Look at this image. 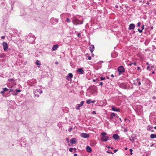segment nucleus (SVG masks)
Masks as SVG:
<instances>
[{
  "instance_id": "8fccbe9b",
  "label": "nucleus",
  "mask_w": 156,
  "mask_h": 156,
  "mask_svg": "<svg viewBox=\"0 0 156 156\" xmlns=\"http://www.w3.org/2000/svg\"><path fill=\"white\" fill-rule=\"evenodd\" d=\"M115 118H116V119H119V116H118V115H116V116L115 117Z\"/></svg>"
},
{
  "instance_id": "f03ea898",
  "label": "nucleus",
  "mask_w": 156,
  "mask_h": 156,
  "mask_svg": "<svg viewBox=\"0 0 156 156\" xmlns=\"http://www.w3.org/2000/svg\"><path fill=\"white\" fill-rule=\"evenodd\" d=\"M72 22L74 24L77 25L78 24H81L83 23V22L80 20L76 18H74L72 20Z\"/></svg>"
},
{
  "instance_id": "ea45409f",
  "label": "nucleus",
  "mask_w": 156,
  "mask_h": 156,
  "mask_svg": "<svg viewBox=\"0 0 156 156\" xmlns=\"http://www.w3.org/2000/svg\"><path fill=\"white\" fill-rule=\"evenodd\" d=\"M129 140H130V141H131L132 142H133V141H134V139L133 138V139H129Z\"/></svg>"
},
{
  "instance_id": "7ed1b4c3",
  "label": "nucleus",
  "mask_w": 156,
  "mask_h": 156,
  "mask_svg": "<svg viewBox=\"0 0 156 156\" xmlns=\"http://www.w3.org/2000/svg\"><path fill=\"white\" fill-rule=\"evenodd\" d=\"M28 37H29L28 38V41L30 43H33L35 40V37L34 35L32 33H30L28 35Z\"/></svg>"
},
{
  "instance_id": "2eb2a0df",
  "label": "nucleus",
  "mask_w": 156,
  "mask_h": 156,
  "mask_svg": "<svg viewBox=\"0 0 156 156\" xmlns=\"http://www.w3.org/2000/svg\"><path fill=\"white\" fill-rule=\"evenodd\" d=\"M135 27V25L133 23L130 24L129 27V30L133 29H134Z\"/></svg>"
},
{
  "instance_id": "0eeeda50",
  "label": "nucleus",
  "mask_w": 156,
  "mask_h": 156,
  "mask_svg": "<svg viewBox=\"0 0 156 156\" xmlns=\"http://www.w3.org/2000/svg\"><path fill=\"white\" fill-rule=\"evenodd\" d=\"M80 136L81 137L85 138H88L89 137V135L85 133H81L80 134Z\"/></svg>"
},
{
  "instance_id": "a19ab883",
  "label": "nucleus",
  "mask_w": 156,
  "mask_h": 156,
  "mask_svg": "<svg viewBox=\"0 0 156 156\" xmlns=\"http://www.w3.org/2000/svg\"><path fill=\"white\" fill-rule=\"evenodd\" d=\"M124 120H125V121H129V122H130V121L128 119H126V118L125 119H124Z\"/></svg>"
},
{
  "instance_id": "a18cd8bd",
  "label": "nucleus",
  "mask_w": 156,
  "mask_h": 156,
  "mask_svg": "<svg viewBox=\"0 0 156 156\" xmlns=\"http://www.w3.org/2000/svg\"><path fill=\"white\" fill-rule=\"evenodd\" d=\"M152 99L154 100H155L156 99V98L155 96H154L153 97Z\"/></svg>"
},
{
  "instance_id": "f704fd0d",
  "label": "nucleus",
  "mask_w": 156,
  "mask_h": 156,
  "mask_svg": "<svg viewBox=\"0 0 156 156\" xmlns=\"http://www.w3.org/2000/svg\"><path fill=\"white\" fill-rule=\"evenodd\" d=\"M144 25H143L142 26L141 28L142 29L141 30H143V29H144Z\"/></svg>"
},
{
  "instance_id": "a211bd4d",
  "label": "nucleus",
  "mask_w": 156,
  "mask_h": 156,
  "mask_svg": "<svg viewBox=\"0 0 156 156\" xmlns=\"http://www.w3.org/2000/svg\"><path fill=\"white\" fill-rule=\"evenodd\" d=\"M58 47V44H56L54 45L52 48V51H54L56 50L57 48Z\"/></svg>"
},
{
  "instance_id": "20e7f679",
  "label": "nucleus",
  "mask_w": 156,
  "mask_h": 156,
  "mask_svg": "<svg viewBox=\"0 0 156 156\" xmlns=\"http://www.w3.org/2000/svg\"><path fill=\"white\" fill-rule=\"evenodd\" d=\"M16 80H15L14 78H10L8 79V83L10 84L11 85L13 86L15 83V81Z\"/></svg>"
},
{
  "instance_id": "5fc2aeb1",
  "label": "nucleus",
  "mask_w": 156,
  "mask_h": 156,
  "mask_svg": "<svg viewBox=\"0 0 156 156\" xmlns=\"http://www.w3.org/2000/svg\"><path fill=\"white\" fill-rule=\"evenodd\" d=\"M34 94H35V96H37L38 97H39V95L38 94L37 95L36 94H35L34 92Z\"/></svg>"
},
{
  "instance_id": "6e6d98bb",
  "label": "nucleus",
  "mask_w": 156,
  "mask_h": 156,
  "mask_svg": "<svg viewBox=\"0 0 156 156\" xmlns=\"http://www.w3.org/2000/svg\"><path fill=\"white\" fill-rule=\"evenodd\" d=\"M36 91H37V92H38L39 93L40 90H39H39L37 89L36 90Z\"/></svg>"
},
{
  "instance_id": "c756f323",
  "label": "nucleus",
  "mask_w": 156,
  "mask_h": 156,
  "mask_svg": "<svg viewBox=\"0 0 156 156\" xmlns=\"http://www.w3.org/2000/svg\"><path fill=\"white\" fill-rule=\"evenodd\" d=\"M15 91H16V93L20 92L21 91V90H18L16 89Z\"/></svg>"
},
{
  "instance_id": "69168bd1",
  "label": "nucleus",
  "mask_w": 156,
  "mask_h": 156,
  "mask_svg": "<svg viewBox=\"0 0 156 156\" xmlns=\"http://www.w3.org/2000/svg\"><path fill=\"white\" fill-rule=\"evenodd\" d=\"M58 62H55V64H58Z\"/></svg>"
},
{
  "instance_id": "5701e85b",
  "label": "nucleus",
  "mask_w": 156,
  "mask_h": 156,
  "mask_svg": "<svg viewBox=\"0 0 156 156\" xmlns=\"http://www.w3.org/2000/svg\"><path fill=\"white\" fill-rule=\"evenodd\" d=\"M36 64L37 65H39V66H40L41 65V64L39 63V61L38 60H37L36 61Z\"/></svg>"
},
{
  "instance_id": "bb28decb",
  "label": "nucleus",
  "mask_w": 156,
  "mask_h": 156,
  "mask_svg": "<svg viewBox=\"0 0 156 156\" xmlns=\"http://www.w3.org/2000/svg\"><path fill=\"white\" fill-rule=\"evenodd\" d=\"M73 148L72 147H70L69 148V151L70 152H72L73 151Z\"/></svg>"
},
{
  "instance_id": "72a5a7b5",
  "label": "nucleus",
  "mask_w": 156,
  "mask_h": 156,
  "mask_svg": "<svg viewBox=\"0 0 156 156\" xmlns=\"http://www.w3.org/2000/svg\"><path fill=\"white\" fill-rule=\"evenodd\" d=\"M138 30L140 33H142V30H140V29H138Z\"/></svg>"
},
{
  "instance_id": "f3484780",
  "label": "nucleus",
  "mask_w": 156,
  "mask_h": 156,
  "mask_svg": "<svg viewBox=\"0 0 156 156\" xmlns=\"http://www.w3.org/2000/svg\"><path fill=\"white\" fill-rule=\"evenodd\" d=\"M76 142V139L73 138L70 140V142L72 144H75Z\"/></svg>"
},
{
  "instance_id": "b1692460",
  "label": "nucleus",
  "mask_w": 156,
  "mask_h": 156,
  "mask_svg": "<svg viewBox=\"0 0 156 156\" xmlns=\"http://www.w3.org/2000/svg\"><path fill=\"white\" fill-rule=\"evenodd\" d=\"M8 89L6 88H3V90L4 91V92H5L8 91Z\"/></svg>"
},
{
  "instance_id": "79ce46f5",
  "label": "nucleus",
  "mask_w": 156,
  "mask_h": 156,
  "mask_svg": "<svg viewBox=\"0 0 156 156\" xmlns=\"http://www.w3.org/2000/svg\"><path fill=\"white\" fill-rule=\"evenodd\" d=\"M5 36H2L1 37V38H2V39H5Z\"/></svg>"
},
{
  "instance_id": "a878e982",
  "label": "nucleus",
  "mask_w": 156,
  "mask_h": 156,
  "mask_svg": "<svg viewBox=\"0 0 156 156\" xmlns=\"http://www.w3.org/2000/svg\"><path fill=\"white\" fill-rule=\"evenodd\" d=\"M97 82L98 83H99V86H102L103 84L102 82Z\"/></svg>"
},
{
  "instance_id": "e2e57ef3",
  "label": "nucleus",
  "mask_w": 156,
  "mask_h": 156,
  "mask_svg": "<svg viewBox=\"0 0 156 156\" xmlns=\"http://www.w3.org/2000/svg\"><path fill=\"white\" fill-rule=\"evenodd\" d=\"M93 81L94 82H95L96 81V80H95V79H93Z\"/></svg>"
},
{
  "instance_id": "cd10ccee",
  "label": "nucleus",
  "mask_w": 156,
  "mask_h": 156,
  "mask_svg": "<svg viewBox=\"0 0 156 156\" xmlns=\"http://www.w3.org/2000/svg\"><path fill=\"white\" fill-rule=\"evenodd\" d=\"M72 127H70L69 128V129H68V131L69 132H70L71 130H72Z\"/></svg>"
},
{
  "instance_id": "412c9836",
  "label": "nucleus",
  "mask_w": 156,
  "mask_h": 156,
  "mask_svg": "<svg viewBox=\"0 0 156 156\" xmlns=\"http://www.w3.org/2000/svg\"><path fill=\"white\" fill-rule=\"evenodd\" d=\"M95 102V101H91L90 99H89L86 101L87 103L88 104H90L91 103H94Z\"/></svg>"
},
{
  "instance_id": "9b49d317",
  "label": "nucleus",
  "mask_w": 156,
  "mask_h": 156,
  "mask_svg": "<svg viewBox=\"0 0 156 156\" xmlns=\"http://www.w3.org/2000/svg\"><path fill=\"white\" fill-rule=\"evenodd\" d=\"M84 103V101H81L80 104H77L76 105V109L77 110H79L80 109V107L83 106Z\"/></svg>"
},
{
  "instance_id": "4d7b16f0",
  "label": "nucleus",
  "mask_w": 156,
  "mask_h": 156,
  "mask_svg": "<svg viewBox=\"0 0 156 156\" xmlns=\"http://www.w3.org/2000/svg\"><path fill=\"white\" fill-rule=\"evenodd\" d=\"M77 154H74V156H77Z\"/></svg>"
},
{
  "instance_id": "2f4dec72",
  "label": "nucleus",
  "mask_w": 156,
  "mask_h": 156,
  "mask_svg": "<svg viewBox=\"0 0 156 156\" xmlns=\"http://www.w3.org/2000/svg\"><path fill=\"white\" fill-rule=\"evenodd\" d=\"M153 127L151 126H149L148 128V130H151L152 129H153Z\"/></svg>"
},
{
  "instance_id": "393cba45",
  "label": "nucleus",
  "mask_w": 156,
  "mask_h": 156,
  "mask_svg": "<svg viewBox=\"0 0 156 156\" xmlns=\"http://www.w3.org/2000/svg\"><path fill=\"white\" fill-rule=\"evenodd\" d=\"M100 79H101V80L102 81V80H105V77H103L101 76L100 77Z\"/></svg>"
},
{
  "instance_id": "de8ad7c7",
  "label": "nucleus",
  "mask_w": 156,
  "mask_h": 156,
  "mask_svg": "<svg viewBox=\"0 0 156 156\" xmlns=\"http://www.w3.org/2000/svg\"><path fill=\"white\" fill-rule=\"evenodd\" d=\"M81 35V34H80V33H79L78 34H77V36L78 37H80Z\"/></svg>"
},
{
  "instance_id": "603ef678",
  "label": "nucleus",
  "mask_w": 156,
  "mask_h": 156,
  "mask_svg": "<svg viewBox=\"0 0 156 156\" xmlns=\"http://www.w3.org/2000/svg\"><path fill=\"white\" fill-rule=\"evenodd\" d=\"M133 65V62H130L129 64V66H131Z\"/></svg>"
},
{
  "instance_id": "bf43d9fd",
  "label": "nucleus",
  "mask_w": 156,
  "mask_h": 156,
  "mask_svg": "<svg viewBox=\"0 0 156 156\" xmlns=\"http://www.w3.org/2000/svg\"><path fill=\"white\" fill-rule=\"evenodd\" d=\"M92 57H94V54H92Z\"/></svg>"
},
{
  "instance_id": "dca6fc26",
  "label": "nucleus",
  "mask_w": 156,
  "mask_h": 156,
  "mask_svg": "<svg viewBox=\"0 0 156 156\" xmlns=\"http://www.w3.org/2000/svg\"><path fill=\"white\" fill-rule=\"evenodd\" d=\"M86 149L87 152L90 153L92 151V149L89 146H87L86 147Z\"/></svg>"
},
{
  "instance_id": "680f3d73",
  "label": "nucleus",
  "mask_w": 156,
  "mask_h": 156,
  "mask_svg": "<svg viewBox=\"0 0 156 156\" xmlns=\"http://www.w3.org/2000/svg\"><path fill=\"white\" fill-rule=\"evenodd\" d=\"M140 84H141V83H140V82H139V83H138V85H140Z\"/></svg>"
},
{
  "instance_id": "1a4fd4ad",
  "label": "nucleus",
  "mask_w": 156,
  "mask_h": 156,
  "mask_svg": "<svg viewBox=\"0 0 156 156\" xmlns=\"http://www.w3.org/2000/svg\"><path fill=\"white\" fill-rule=\"evenodd\" d=\"M118 71L120 73H123L125 71L124 67L122 66H120L117 69Z\"/></svg>"
},
{
  "instance_id": "c85d7f7f",
  "label": "nucleus",
  "mask_w": 156,
  "mask_h": 156,
  "mask_svg": "<svg viewBox=\"0 0 156 156\" xmlns=\"http://www.w3.org/2000/svg\"><path fill=\"white\" fill-rule=\"evenodd\" d=\"M140 22H138L137 24V27H140Z\"/></svg>"
},
{
  "instance_id": "37998d69",
  "label": "nucleus",
  "mask_w": 156,
  "mask_h": 156,
  "mask_svg": "<svg viewBox=\"0 0 156 156\" xmlns=\"http://www.w3.org/2000/svg\"><path fill=\"white\" fill-rule=\"evenodd\" d=\"M133 64L134 66H136V62H134L133 63Z\"/></svg>"
},
{
  "instance_id": "09e8293b",
  "label": "nucleus",
  "mask_w": 156,
  "mask_h": 156,
  "mask_svg": "<svg viewBox=\"0 0 156 156\" xmlns=\"http://www.w3.org/2000/svg\"><path fill=\"white\" fill-rule=\"evenodd\" d=\"M140 67H137V69L138 70H140Z\"/></svg>"
},
{
  "instance_id": "e433bc0d",
  "label": "nucleus",
  "mask_w": 156,
  "mask_h": 156,
  "mask_svg": "<svg viewBox=\"0 0 156 156\" xmlns=\"http://www.w3.org/2000/svg\"><path fill=\"white\" fill-rule=\"evenodd\" d=\"M92 114H94V115L96 114V112H95V111H93V112H92Z\"/></svg>"
},
{
  "instance_id": "58836bf2",
  "label": "nucleus",
  "mask_w": 156,
  "mask_h": 156,
  "mask_svg": "<svg viewBox=\"0 0 156 156\" xmlns=\"http://www.w3.org/2000/svg\"><path fill=\"white\" fill-rule=\"evenodd\" d=\"M39 90H40V91H39V93L40 94L42 93V90H40V89H39Z\"/></svg>"
},
{
  "instance_id": "39448f33",
  "label": "nucleus",
  "mask_w": 156,
  "mask_h": 156,
  "mask_svg": "<svg viewBox=\"0 0 156 156\" xmlns=\"http://www.w3.org/2000/svg\"><path fill=\"white\" fill-rule=\"evenodd\" d=\"M119 87L123 89H126L128 88V86L127 83H122L119 84Z\"/></svg>"
},
{
  "instance_id": "f8f14e48",
  "label": "nucleus",
  "mask_w": 156,
  "mask_h": 156,
  "mask_svg": "<svg viewBox=\"0 0 156 156\" xmlns=\"http://www.w3.org/2000/svg\"><path fill=\"white\" fill-rule=\"evenodd\" d=\"M77 72L79 74H83L84 73V71L82 68H80L77 69Z\"/></svg>"
},
{
  "instance_id": "6ab92c4d",
  "label": "nucleus",
  "mask_w": 156,
  "mask_h": 156,
  "mask_svg": "<svg viewBox=\"0 0 156 156\" xmlns=\"http://www.w3.org/2000/svg\"><path fill=\"white\" fill-rule=\"evenodd\" d=\"M113 137L115 140H117L119 138V136L117 134H113Z\"/></svg>"
},
{
  "instance_id": "774afa93",
  "label": "nucleus",
  "mask_w": 156,
  "mask_h": 156,
  "mask_svg": "<svg viewBox=\"0 0 156 156\" xmlns=\"http://www.w3.org/2000/svg\"><path fill=\"white\" fill-rule=\"evenodd\" d=\"M146 3H147V5H149V2H147Z\"/></svg>"
},
{
  "instance_id": "864d4df0",
  "label": "nucleus",
  "mask_w": 156,
  "mask_h": 156,
  "mask_svg": "<svg viewBox=\"0 0 156 156\" xmlns=\"http://www.w3.org/2000/svg\"><path fill=\"white\" fill-rule=\"evenodd\" d=\"M0 58L3 57V55L1 54V55H0Z\"/></svg>"
},
{
  "instance_id": "473e14b6",
  "label": "nucleus",
  "mask_w": 156,
  "mask_h": 156,
  "mask_svg": "<svg viewBox=\"0 0 156 156\" xmlns=\"http://www.w3.org/2000/svg\"><path fill=\"white\" fill-rule=\"evenodd\" d=\"M66 140L68 143H69V142H70L69 141V138H67L66 139Z\"/></svg>"
},
{
  "instance_id": "49530a36",
  "label": "nucleus",
  "mask_w": 156,
  "mask_h": 156,
  "mask_svg": "<svg viewBox=\"0 0 156 156\" xmlns=\"http://www.w3.org/2000/svg\"><path fill=\"white\" fill-rule=\"evenodd\" d=\"M118 151V149L114 150V152L115 153L116 152H117Z\"/></svg>"
},
{
  "instance_id": "13d9d810",
  "label": "nucleus",
  "mask_w": 156,
  "mask_h": 156,
  "mask_svg": "<svg viewBox=\"0 0 156 156\" xmlns=\"http://www.w3.org/2000/svg\"><path fill=\"white\" fill-rule=\"evenodd\" d=\"M107 153H111V154H113V153H112V152H109V151H107Z\"/></svg>"
},
{
  "instance_id": "3c124183",
  "label": "nucleus",
  "mask_w": 156,
  "mask_h": 156,
  "mask_svg": "<svg viewBox=\"0 0 156 156\" xmlns=\"http://www.w3.org/2000/svg\"><path fill=\"white\" fill-rule=\"evenodd\" d=\"M5 92H4V91L3 90L2 91H1V93L2 94H4V93Z\"/></svg>"
},
{
  "instance_id": "4be33fe9",
  "label": "nucleus",
  "mask_w": 156,
  "mask_h": 156,
  "mask_svg": "<svg viewBox=\"0 0 156 156\" xmlns=\"http://www.w3.org/2000/svg\"><path fill=\"white\" fill-rule=\"evenodd\" d=\"M150 138L151 139L156 138V134H151L150 135Z\"/></svg>"
},
{
  "instance_id": "338daca9",
  "label": "nucleus",
  "mask_w": 156,
  "mask_h": 156,
  "mask_svg": "<svg viewBox=\"0 0 156 156\" xmlns=\"http://www.w3.org/2000/svg\"><path fill=\"white\" fill-rule=\"evenodd\" d=\"M32 81L33 82H34V83H36V80H33Z\"/></svg>"
},
{
  "instance_id": "423d86ee",
  "label": "nucleus",
  "mask_w": 156,
  "mask_h": 156,
  "mask_svg": "<svg viewBox=\"0 0 156 156\" xmlns=\"http://www.w3.org/2000/svg\"><path fill=\"white\" fill-rule=\"evenodd\" d=\"M58 22V19L54 18H51L50 20V22L52 24H55Z\"/></svg>"
},
{
  "instance_id": "f257e3e1",
  "label": "nucleus",
  "mask_w": 156,
  "mask_h": 156,
  "mask_svg": "<svg viewBox=\"0 0 156 156\" xmlns=\"http://www.w3.org/2000/svg\"><path fill=\"white\" fill-rule=\"evenodd\" d=\"M101 135L102 136L101 139L103 141L106 142L109 139V137L107 136L106 132H103L101 133Z\"/></svg>"
},
{
  "instance_id": "4c0bfd02",
  "label": "nucleus",
  "mask_w": 156,
  "mask_h": 156,
  "mask_svg": "<svg viewBox=\"0 0 156 156\" xmlns=\"http://www.w3.org/2000/svg\"><path fill=\"white\" fill-rule=\"evenodd\" d=\"M91 59V57L90 56H89L88 57V59L89 60H90Z\"/></svg>"
},
{
  "instance_id": "c03bdc74",
  "label": "nucleus",
  "mask_w": 156,
  "mask_h": 156,
  "mask_svg": "<svg viewBox=\"0 0 156 156\" xmlns=\"http://www.w3.org/2000/svg\"><path fill=\"white\" fill-rule=\"evenodd\" d=\"M150 69V66H148L147 67V70H149V69Z\"/></svg>"
},
{
  "instance_id": "7c9ffc66",
  "label": "nucleus",
  "mask_w": 156,
  "mask_h": 156,
  "mask_svg": "<svg viewBox=\"0 0 156 156\" xmlns=\"http://www.w3.org/2000/svg\"><path fill=\"white\" fill-rule=\"evenodd\" d=\"M129 150L130 151V154L131 155H132L133 154V153H132L133 150L132 149H130Z\"/></svg>"
},
{
  "instance_id": "4468645a",
  "label": "nucleus",
  "mask_w": 156,
  "mask_h": 156,
  "mask_svg": "<svg viewBox=\"0 0 156 156\" xmlns=\"http://www.w3.org/2000/svg\"><path fill=\"white\" fill-rule=\"evenodd\" d=\"M89 48L90 52L91 53H92L94 51V46L93 44L90 45L89 47Z\"/></svg>"
},
{
  "instance_id": "aec40b11",
  "label": "nucleus",
  "mask_w": 156,
  "mask_h": 156,
  "mask_svg": "<svg viewBox=\"0 0 156 156\" xmlns=\"http://www.w3.org/2000/svg\"><path fill=\"white\" fill-rule=\"evenodd\" d=\"M112 110L114 111L117 112H119L120 111V109L119 108H115L114 106L112 107Z\"/></svg>"
},
{
  "instance_id": "9d476101",
  "label": "nucleus",
  "mask_w": 156,
  "mask_h": 156,
  "mask_svg": "<svg viewBox=\"0 0 156 156\" xmlns=\"http://www.w3.org/2000/svg\"><path fill=\"white\" fill-rule=\"evenodd\" d=\"M2 45L3 47V49L4 51H6L8 48V45L6 42H4L2 43Z\"/></svg>"
},
{
  "instance_id": "052dcab7",
  "label": "nucleus",
  "mask_w": 156,
  "mask_h": 156,
  "mask_svg": "<svg viewBox=\"0 0 156 156\" xmlns=\"http://www.w3.org/2000/svg\"><path fill=\"white\" fill-rule=\"evenodd\" d=\"M111 77H114V75H113V74H111Z\"/></svg>"
},
{
  "instance_id": "c9c22d12",
  "label": "nucleus",
  "mask_w": 156,
  "mask_h": 156,
  "mask_svg": "<svg viewBox=\"0 0 156 156\" xmlns=\"http://www.w3.org/2000/svg\"><path fill=\"white\" fill-rule=\"evenodd\" d=\"M66 21L68 22H69L70 21V19L69 18H67L66 20Z\"/></svg>"
},
{
  "instance_id": "6e6552de",
  "label": "nucleus",
  "mask_w": 156,
  "mask_h": 156,
  "mask_svg": "<svg viewBox=\"0 0 156 156\" xmlns=\"http://www.w3.org/2000/svg\"><path fill=\"white\" fill-rule=\"evenodd\" d=\"M116 116V114L114 113H112L110 115V117L109 118V119L110 121H112L113 119Z\"/></svg>"
},
{
  "instance_id": "ddd939ff",
  "label": "nucleus",
  "mask_w": 156,
  "mask_h": 156,
  "mask_svg": "<svg viewBox=\"0 0 156 156\" xmlns=\"http://www.w3.org/2000/svg\"><path fill=\"white\" fill-rule=\"evenodd\" d=\"M66 77V80H69L70 79H71L73 77V75L72 73H69Z\"/></svg>"
},
{
  "instance_id": "0e129e2a",
  "label": "nucleus",
  "mask_w": 156,
  "mask_h": 156,
  "mask_svg": "<svg viewBox=\"0 0 156 156\" xmlns=\"http://www.w3.org/2000/svg\"><path fill=\"white\" fill-rule=\"evenodd\" d=\"M153 29V27H151V30H152Z\"/></svg>"
}]
</instances>
